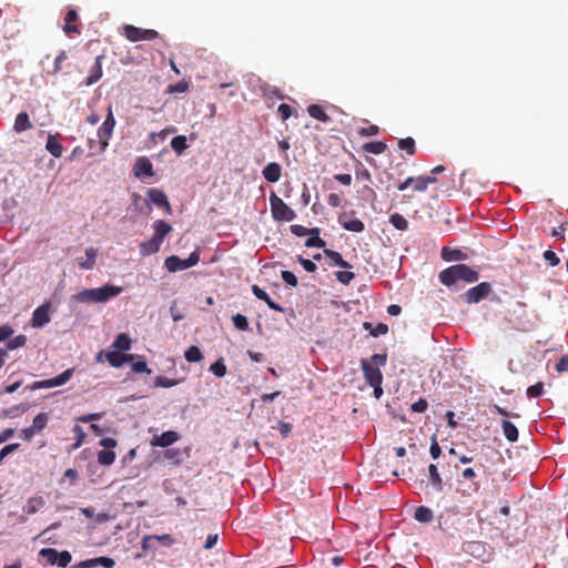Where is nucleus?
Masks as SVG:
<instances>
[{"mask_svg":"<svg viewBox=\"0 0 568 568\" xmlns=\"http://www.w3.org/2000/svg\"><path fill=\"white\" fill-rule=\"evenodd\" d=\"M479 273L467 264H455L438 274L439 282L447 287H456L458 283L470 284L477 282Z\"/></svg>","mask_w":568,"mask_h":568,"instance_id":"nucleus-1","label":"nucleus"},{"mask_svg":"<svg viewBox=\"0 0 568 568\" xmlns=\"http://www.w3.org/2000/svg\"><path fill=\"white\" fill-rule=\"evenodd\" d=\"M123 291V287L106 284L99 288H85L73 296L78 303H106L116 297Z\"/></svg>","mask_w":568,"mask_h":568,"instance_id":"nucleus-2","label":"nucleus"},{"mask_svg":"<svg viewBox=\"0 0 568 568\" xmlns=\"http://www.w3.org/2000/svg\"><path fill=\"white\" fill-rule=\"evenodd\" d=\"M270 204L275 221L291 222L296 217L295 212L274 192L270 195Z\"/></svg>","mask_w":568,"mask_h":568,"instance_id":"nucleus-3","label":"nucleus"},{"mask_svg":"<svg viewBox=\"0 0 568 568\" xmlns=\"http://www.w3.org/2000/svg\"><path fill=\"white\" fill-rule=\"evenodd\" d=\"M200 261L199 252H192L187 258H180L176 255H171L165 258L164 266L169 272H178L182 270H187L194 265H196Z\"/></svg>","mask_w":568,"mask_h":568,"instance_id":"nucleus-4","label":"nucleus"},{"mask_svg":"<svg viewBox=\"0 0 568 568\" xmlns=\"http://www.w3.org/2000/svg\"><path fill=\"white\" fill-rule=\"evenodd\" d=\"M115 126V119L113 115L112 105L110 104L108 108V113L105 116V120L103 121L102 125L98 130V139L100 143V151H105L106 146L109 145V140L112 136L113 130Z\"/></svg>","mask_w":568,"mask_h":568,"instance_id":"nucleus-5","label":"nucleus"},{"mask_svg":"<svg viewBox=\"0 0 568 568\" xmlns=\"http://www.w3.org/2000/svg\"><path fill=\"white\" fill-rule=\"evenodd\" d=\"M122 36L131 42H138L142 40L152 41L159 37V33L153 29H142L132 24H125L122 27Z\"/></svg>","mask_w":568,"mask_h":568,"instance_id":"nucleus-6","label":"nucleus"},{"mask_svg":"<svg viewBox=\"0 0 568 568\" xmlns=\"http://www.w3.org/2000/svg\"><path fill=\"white\" fill-rule=\"evenodd\" d=\"M39 556L44 558L50 565L65 568L72 560L68 550L58 551L54 548H42Z\"/></svg>","mask_w":568,"mask_h":568,"instance_id":"nucleus-7","label":"nucleus"},{"mask_svg":"<svg viewBox=\"0 0 568 568\" xmlns=\"http://www.w3.org/2000/svg\"><path fill=\"white\" fill-rule=\"evenodd\" d=\"M72 376H73V368H68L64 372H62L60 375H58L53 378L34 382L28 388L30 390H37V389H41V388L58 387V386H61V385H64L65 383H68Z\"/></svg>","mask_w":568,"mask_h":568,"instance_id":"nucleus-8","label":"nucleus"},{"mask_svg":"<svg viewBox=\"0 0 568 568\" xmlns=\"http://www.w3.org/2000/svg\"><path fill=\"white\" fill-rule=\"evenodd\" d=\"M116 444V440L112 437H105L99 442V445L104 448L98 453V463L100 465L110 466L114 463L116 455L113 448Z\"/></svg>","mask_w":568,"mask_h":568,"instance_id":"nucleus-9","label":"nucleus"},{"mask_svg":"<svg viewBox=\"0 0 568 568\" xmlns=\"http://www.w3.org/2000/svg\"><path fill=\"white\" fill-rule=\"evenodd\" d=\"M493 292V287L488 282H481L478 285L470 287L464 294V300L467 304H476L486 298Z\"/></svg>","mask_w":568,"mask_h":568,"instance_id":"nucleus-10","label":"nucleus"},{"mask_svg":"<svg viewBox=\"0 0 568 568\" xmlns=\"http://www.w3.org/2000/svg\"><path fill=\"white\" fill-rule=\"evenodd\" d=\"M51 312L52 303L50 301H47L37 307L32 313L31 326L34 328L45 326L51 321Z\"/></svg>","mask_w":568,"mask_h":568,"instance_id":"nucleus-11","label":"nucleus"},{"mask_svg":"<svg viewBox=\"0 0 568 568\" xmlns=\"http://www.w3.org/2000/svg\"><path fill=\"white\" fill-rule=\"evenodd\" d=\"M362 371L369 386L383 383V375L378 367H374L367 359L362 361Z\"/></svg>","mask_w":568,"mask_h":568,"instance_id":"nucleus-12","label":"nucleus"},{"mask_svg":"<svg viewBox=\"0 0 568 568\" xmlns=\"http://www.w3.org/2000/svg\"><path fill=\"white\" fill-rule=\"evenodd\" d=\"M180 438L179 434L174 430L163 432L161 435H155L151 439V446L153 447H169L170 445L178 442Z\"/></svg>","mask_w":568,"mask_h":568,"instance_id":"nucleus-13","label":"nucleus"},{"mask_svg":"<svg viewBox=\"0 0 568 568\" xmlns=\"http://www.w3.org/2000/svg\"><path fill=\"white\" fill-rule=\"evenodd\" d=\"M103 59H104L103 54H100V55H98L95 58V61H94L93 65L90 69V73H89L88 78L84 81L85 85L90 87V85L97 83L102 78V74H103V71H102V60Z\"/></svg>","mask_w":568,"mask_h":568,"instance_id":"nucleus-14","label":"nucleus"},{"mask_svg":"<svg viewBox=\"0 0 568 568\" xmlns=\"http://www.w3.org/2000/svg\"><path fill=\"white\" fill-rule=\"evenodd\" d=\"M133 172H134V175L138 178L152 176L153 175V166H152L151 161L145 156L139 158L133 165Z\"/></svg>","mask_w":568,"mask_h":568,"instance_id":"nucleus-15","label":"nucleus"},{"mask_svg":"<svg viewBox=\"0 0 568 568\" xmlns=\"http://www.w3.org/2000/svg\"><path fill=\"white\" fill-rule=\"evenodd\" d=\"M78 19H79V16H78V12L75 9H70L67 12V14L64 17L65 23L63 26V31L65 32V34H68V36H71L73 33L80 34V29L75 24Z\"/></svg>","mask_w":568,"mask_h":568,"instance_id":"nucleus-16","label":"nucleus"},{"mask_svg":"<svg viewBox=\"0 0 568 568\" xmlns=\"http://www.w3.org/2000/svg\"><path fill=\"white\" fill-rule=\"evenodd\" d=\"M263 178L270 183H276L281 179L282 168L276 162L268 163L262 171Z\"/></svg>","mask_w":568,"mask_h":568,"instance_id":"nucleus-17","label":"nucleus"},{"mask_svg":"<svg viewBox=\"0 0 568 568\" xmlns=\"http://www.w3.org/2000/svg\"><path fill=\"white\" fill-rule=\"evenodd\" d=\"M134 356L132 354H123L118 351H112L106 354V359L113 367H122L124 363L133 361Z\"/></svg>","mask_w":568,"mask_h":568,"instance_id":"nucleus-18","label":"nucleus"},{"mask_svg":"<svg viewBox=\"0 0 568 568\" xmlns=\"http://www.w3.org/2000/svg\"><path fill=\"white\" fill-rule=\"evenodd\" d=\"M252 292L256 296V298L264 301L271 310L276 311V312L284 311L283 307L281 305H278L277 303L273 302L271 300L270 295L263 288H261L258 285L254 284L252 286Z\"/></svg>","mask_w":568,"mask_h":568,"instance_id":"nucleus-19","label":"nucleus"},{"mask_svg":"<svg viewBox=\"0 0 568 568\" xmlns=\"http://www.w3.org/2000/svg\"><path fill=\"white\" fill-rule=\"evenodd\" d=\"M345 216V214L341 215L338 222L346 231L359 233L365 230V224L359 219L346 220Z\"/></svg>","mask_w":568,"mask_h":568,"instance_id":"nucleus-20","label":"nucleus"},{"mask_svg":"<svg viewBox=\"0 0 568 568\" xmlns=\"http://www.w3.org/2000/svg\"><path fill=\"white\" fill-rule=\"evenodd\" d=\"M149 199L158 206L165 207L168 211L171 210V205L165 193L159 189H150L148 192Z\"/></svg>","mask_w":568,"mask_h":568,"instance_id":"nucleus-21","label":"nucleus"},{"mask_svg":"<svg viewBox=\"0 0 568 568\" xmlns=\"http://www.w3.org/2000/svg\"><path fill=\"white\" fill-rule=\"evenodd\" d=\"M429 473V483L435 491L440 493L444 489V480L438 471V468L435 464H430L428 466Z\"/></svg>","mask_w":568,"mask_h":568,"instance_id":"nucleus-22","label":"nucleus"},{"mask_svg":"<svg viewBox=\"0 0 568 568\" xmlns=\"http://www.w3.org/2000/svg\"><path fill=\"white\" fill-rule=\"evenodd\" d=\"M32 128V123L30 121L29 114L27 112H20L17 114L13 130L17 133H22Z\"/></svg>","mask_w":568,"mask_h":568,"instance_id":"nucleus-23","label":"nucleus"},{"mask_svg":"<svg viewBox=\"0 0 568 568\" xmlns=\"http://www.w3.org/2000/svg\"><path fill=\"white\" fill-rule=\"evenodd\" d=\"M153 226L154 234L152 237L162 244L164 237L172 231V226L163 220L155 221Z\"/></svg>","mask_w":568,"mask_h":568,"instance_id":"nucleus-24","label":"nucleus"},{"mask_svg":"<svg viewBox=\"0 0 568 568\" xmlns=\"http://www.w3.org/2000/svg\"><path fill=\"white\" fill-rule=\"evenodd\" d=\"M45 150L54 158H61L63 153V146L58 141L55 135L49 134L45 143Z\"/></svg>","mask_w":568,"mask_h":568,"instance_id":"nucleus-25","label":"nucleus"},{"mask_svg":"<svg viewBox=\"0 0 568 568\" xmlns=\"http://www.w3.org/2000/svg\"><path fill=\"white\" fill-rule=\"evenodd\" d=\"M139 247L142 256H149L160 251L161 243L151 237V240L140 243Z\"/></svg>","mask_w":568,"mask_h":568,"instance_id":"nucleus-26","label":"nucleus"},{"mask_svg":"<svg viewBox=\"0 0 568 568\" xmlns=\"http://www.w3.org/2000/svg\"><path fill=\"white\" fill-rule=\"evenodd\" d=\"M307 113L313 119H316L321 122L328 123L331 122V116L324 111L323 106L318 104H311L307 106Z\"/></svg>","mask_w":568,"mask_h":568,"instance_id":"nucleus-27","label":"nucleus"},{"mask_svg":"<svg viewBox=\"0 0 568 568\" xmlns=\"http://www.w3.org/2000/svg\"><path fill=\"white\" fill-rule=\"evenodd\" d=\"M501 427H503L504 436L509 442L514 443V442L518 440V436H519L518 429L511 422H509L508 419H503Z\"/></svg>","mask_w":568,"mask_h":568,"instance_id":"nucleus-28","label":"nucleus"},{"mask_svg":"<svg viewBox=\"0 0 568 568\" xmlns=\"http://www.w3.org/2000/svg\"><path fill=\"white\" fill-rule=\"evenodd\" d=\"M324 254L326 257H328L331 260L332 264H334V265H337L342 268H351L352 267V265L348 262H346L342 257V255L336 251L325 248Z\"/></svg>","mask_w":568,"mask_h":568,"instance_id":"nucleus-29","label":"nucleus"},{"mask_svg":"<svg viewBox=\"0 0 568 568\" xmlns=\"http://www.w3.org/2000/svg\"><path fill=\"white\" fill-rule=\"evenodd\" d=\"M44 505V500L42 497H31L28 499L26 506H24V513L28 515H33L37 511H39L40 508H42Z\"/></svg>","mask_w":568,"mask_h":568,"instance_id":"nucleus-30","label":"nucleus"},{"mask_svg":"<svg viewBox=\"0 0 568 568\" xmlns=\"http://www.w3.org/2000/svg\"><path fill=\"white\" fill-rule=\"evenodd\" d=\"M442 258L447 262L462 261L466 258V254L460 250H450L449 247L445 246L442 250Z\"/></svg>","mask_w":568,"mask_h":568,"instance_id":"nucleus-31","label":"nucleus"},{"mask_svg":"<svg viewBox=\"0 0 568 568\" xmlns=\"http://www.w3.org/2000/svg\"><path fill=\"white\" fill-rule=\"evenodd\" d=\"M433 517V510L426 506H419L415 509L414 518L419 523H429Z\"/></svg>","mask_w":568,"mask_h":568,"instance_id":"nucleus-32","label":"nucleus"},{"mask_svg":"<svg viewBox=\"0 0 568 568\" xmlns=\"http://www.w3.org/2000/svg\"><path fill=\"white\" fill-rule=\"evenodd\" d=\"M464 550L476 557H481L486 551L485 544L481 541H469L464 546Z\"/></svg>","mask_w":568,"mask_h":568,"instance_id":"nucleus-33","label":"nucleus"},{"mask_svg":"<svg viewBox=\"0 0 568 568\" xmlns=\"http://www.w3.org/2000/svg\"><path fill=\"white\" fill-rule=\"evenodd\" d=\"M85 261H78V265L83 270H92L95 265L97 250L90 247L85 251Z\"/></svg>","mask_w":568,"mask_h":568,"instance_id":"nucleus-34","label":"nucleus"},{"mask_svg":"<svg viewBox=\"0 0 568 568\" xmlns=\"http://www.w3.org/2000/svg\"><path fill=\"white\" fill-rule=\"evenodd\" d=\"M171 148L173 149V151L178 154V155H181L185 152V150L189 148L187 143H186V136L185 135H176L174 136L172 140H171Z\"/></svg>","mask_w":568,"mask_h":568,"instance_id":"nucleus-35","label":"nucleus"},{"mask_svg":"<svg viewBox=\"0 0 568 568\" xmlns=\"http://www.w3.org/2000/svg\"><path fill=\"white\" fill-rule=\"evenodd\" d=\"M131 344H132V341L129 337V335L125 333H120L116 336L115 341L113 342L112 346H113V348H115L118 351H128V349H130Z\"/></svg>","mask_w":568,"mask_h":568,"instance_id":"nucleus-36","label":"nucleus"},{"mask_svg":"<svg viewBox=\"0 0 568 568\" xmlns=\"http://www.w3.org/2000/svg\"><path fill=\"white\" fill-rule=\"evenodd\" d=\"M386 149L387 145L382 141L367 142L363 145L364 151L373 154H382Z\"/></svg>","mask_w":568,"mask_h":568,"instance_id":"nucleus-37","label":"nucleus"},{"mask_svg":"<svg viewBox=\"0 0 568 568\" xmlns=\"http://www.w3.org/2000/svg\"><path fill=\"white\" fill-rule=\"evenodd\" d=\"M163 457L172 460L174 465H180L183 462V453L179 448H168L163 452Z\"/></svg>","mask_w":568,"mask_h":568,"instance_id":"nucleus-38","label":"nucleus"},{"mask_svg":"<svg viewBox=\"0 0 568 568\" xmlns=\"http://www.w3.org/2000/svg\"><path fill=\"white\" fill-rule=\"evenodd\" d=\"M290 229H291V232L298 237L310 235V234H320V232H321L318 227L307 229L300 224H293V225H291Z\"/></svg>","mask_w":568,"mask_h":568,"instance_id":"nucleus-39","label":"nucleus"},{"mask_svg":"<svg viewBox=\"0 0 568 568\" xmlns=\"http://www.w3.org/2000/svg\"><path fill=\"white\" fill-rule=\"evenodd\" d=\"M389 223L398 231H406L408 229L407 220L399 213L392 214Z\"/></svg>","mask_w":568,"mask_h":568,"instance_id":"nucleus-40","label":"nucleus"},{"mask_svg":"<svg viewBox=\"0 0 568 568\" xmlns=\"http://www.w3.org/2000/svg\"><path fill=\"white\" fill-rule=\"evenodd\" d=\"M398 148L407 152L408 155H415L416 145L415 140L410 136L398 140Z\"/></svg>","mask_w":568,"mask_h":568,"instance_id":"nucleus-41","label":"nucleus"},{"mask_svg":"<svg viewBox=\"0 0 568 568\" xmlns=\"http://www.w3.org/2000/svg\"><path fill=\"white\" fill-rule=\"evenodd\" d=\"M184 356L189 363H196V362L202 361V358H203V355H202L200 348L195 345L190 346L185 351Z\"/></svg>","mask_w":568,"mask_h":568,"instance_id":"nucleus-42","label":"nucleus"},{"mask_svg":"<svg viewBox=\"0 0 568 568\" xmlns=\"http://www.w3.org/2000/svg\"><path fill=\"white\" fill-rule=\"evenodd\" d=\"M48 420H49V416L47 413H39L34 418H33V422H32V425L31 427L37 432H41L42 429L45 428L47 424H48Z\"/></svg>","mask_w":568,"mask_h":568,"instance_id":"nucleus-43","label":"nucleus"},{"mask_svg":"<svg viewBox=\"0 0 568 568\" xmlns=\"http://www.w3.org/2000/svg\"><path fill=\"white\" fill-rule=\"evenodd\" d=\"M364 327L371 331V334L375 337L385 335L388 332V326L384 323H378L375 327L371 323H364Z\"/></svg>","mask_w":568,"mask_h":568,"instance_id":"nucleus-44","label":"nucleus"},{"mask_svg":"<svg viewBox=\"0 0 568 568\" xmlns=\"http://www.w3.org/2000/svg\"><path fill=\"white\" fill-rule=\"evenodd\" d=\"M27 343V336L23 334L17 335L16 337L11 338L7 343V351H13L19 347L24 346Z\"/></svg>","mask_w":568,"mask_h":568,"instance_id":"nucleus-45","label":"nucleus"},{"mask_svg":"<svg viewBox=\"0 0 568 568\" xmlns=\"http://www.w3.org/2000/svg\"><path fill=\"white\" fill-rule=\"evenodd\" d=\"M210 371L212 372V374H214L217 377L225 376L226 365L224 364L223 358H220L215 363H213L210 367Z\"/></svg>","mask_w":568,"mask_h":568,"instance_id":"nucleus-46","label":"nucleus"},{"mask_svg":"<svg viewBox=\"0 0 568 568\" xmlns=\"http://www.w3.org/2000/svg\"><path fill=\"white\" fill-rule=\"evenodd\" d=\"M179 383H180V379L168 378L164 376H158L154 381V385L156 387H164V388H170V387L176 386Z\"/></svg>","mask_w":568,"mask_h":568,"instance_id":"nucleus-47","label":"nucleus"},{"mask_svg":"<svg viewBox=\"0 0 568 568\" xmlns=\"http://www.w3.org/2000/svg\"><path fill=\"white\" fill-rule=\"evenodd\" d=\"M311 236L305 241L306 247H325L326 243L320 237V234H310Z\"/></svg>","mask_w":568,"mask_h":568,"instance_id":"nucleus-48","label":"nucleus"},{"mask_svg":"<svg viewBox=\"0 0 568 568\" xmlns=\"http://www.w3.org/2000/svg\"><path fill=\"white\" fill-rule=\"evenodd\" d=\"M232 322L239 331H247L248 329V321H247L246 316H244L242 314L233 315Z\"/></svg>","mask_w":568,"mask_h":568,"instance_id":"nucleus-49","label":"nucleus"},{"mask_svg":"<svg viewBox=\"0 0 568 568\" xmlns=\"http://www.w3.org/2000/svg\"><path fill=\"white\" fill-rule=\"evenodd\" d=\"M490 409H491V412H495V413L501 415L504 417V419H508V418L517 419L520 417V415L518 413L509 412L506 408H503L498 405H493L490 407Z\"/></svg>","mask_w":568,"mask_h":568,"instance_id":"nucleus-50","label":"nucleus"},{"mask_svg":"<svg viewBox=\"0 0 568 568\" xmlns=\"http://www.w3.org/2000/svg\"><path fill=\"white\" fill-rule=\"evenodd\" d=\"M459 485L462 487L465 486L464 488H462V493L467 496H470V495L477 493L480 488L479 481H471L468 485H465L464 481H460Z\"/></svg>","mask_w":568,"mask_h":568,"instance_id":"nucleus-51","label":"nucleus"},{"mask_svg":"<svg viewBox=\"0 0 568 568\" xmlns=\"http://www.w3.org/2000/svg\"><path fill=\"white\" fill-rule=\"evenodd\" d=\"M92 560H93L94 567L102 566L103 568H113L115 565L114 559H112L110 557H104V556L92 558Z\"/></svg>","mask_w":568,"mask_h":568,"instance_id":"nucleus-52","label":"nucleus"},{"mask_svg":"<svg viewBox=\"0 0 568 568\" xmlns=\"http://www.w3.org/2000/svg\"><path fill=\"white\" fill-rule=\"evenodd\" d=\"M336 280L342 284H349L354 280L355 274L348 271H338L335 273Z\"/></svg>","mask_w":568,"mask_h":568,"instance_id":"nucleus-53","label":"nucleus"},{"mask_svg":"<svg viewBox=\"0 0 568 568\" xmlns=\"http://www.w3.org/2000/svg\"><path fill=\"white\" fill-rule=\"evenodd\" d=\"M544 392V384L541 382L536 383L527 388V396L530 398L539 397Z\"/></svg>","mask_w":568,"mask_h":568,"instance_id":"nucleus-54","label":"nucleus"},{"mask_svg":"<svg viewBox=\"0 0 568 568\" xmlns=\"http://www.w3.org/2000/svg\"><path fill=\"white\" fill-rule=\"evenodd\" d=\"M277 112L282 119V121H286L293 114V109L291 105L286 103H281L277 108Z\"/></svg>","mask_w":568,"mask_h":568,"instance_id":"nucleus-55","label":"nucleus"},{"mask_svg":"<svg viewBox=\"0 0 568 568\" xmlns=\"http://www.w3.org/2000/svg\"><path fill=\"white\" fill-rule=\"evenodd\" d=\"M298 263L303 266V268L308 273H314L317 270L316 264L307 258H304L303 256H297Z\"/></svg>","mask_w":568,"mask_h":568,"instance_id":"nucleus-56","label":"nucleus"},{"mask_svg":"<svg viewBox=\"0 0 568 568\" xmlns=\"http://www.w3.org/2000/svg\"><path fill=\"white\" fill-rule=\"evenodd\" d=\"M141 547L144 551L149 550H155L156 549V542L154 540V537L152 535H148L142 539Z\"/></svg>","mask_w":568,"mask_h":568,"instance_id":"nucleus-57","label":"nucleus"},{"mask_svg":"<svg viewBox=\"0 0 568 568\" xmlns=\"http://www.w3.org/2000/svg\"><path fill=\"white\" fill-rule=\"evenodd\" d=\"M282 280L290 286H297V277L291 271H282Z\"/></svg>","mask_w":568,"mask_h":568,"instance_id":"nucleus-58","label":"nucleus"},{"mask_svg":"<svg viewBox=\"0 0 568 568\" xmlns=\"http://www.w3.org/2000/svg\"><path fill=\"white\" fill-rule=\"evenodd\" d=\"M544 258L550 266H557L560 262L559 257L551 250H547L544 252Z\"/></svg>","mask_w":568,"mask_h":568,"instance_id":"nucleus-59","label":"nucleus"},{"mask_svg":"<svg viewBox=\"0 0 568 568\" xmlns=\"http://www.w3.org/2000/svg\"><path fill=\"white\" fill-rule=\"evenodd\" d=\"M152 537H154V540H155L156 544L160 542L161 545H163L165 547H170L174 542V539L169 534H164V535H161V536L152 535Z\"/></svg>","mask_w":568,"mask_h":568,"instance_id":"nucleus-60","label":"nucleus"},{"mask_svg":"<svg viewBox=\"0 0 568 568\" xmlns=\"http://www.w3.org/2000/svg\"><path fill=\"white\" fill-rule=\"evenodd\" d=\"M429 453H430V456L433 457V459L439 458V456L442 454V448H440L435 436L432 437V445L429 448Z\"/></svg>","mask_w":568,"mask_h":568,"instance_id":"nucleus-61","label":"nucleus"},{"mask_svg":"<svg viewBox=\"0 0 568 568\" xmlns=\"http://www.w3.org/2000/svg\"><path fill=\"white\" fill-rule=\"evenodd\" d=\"M387 356L386 354H374L368 363H372L374 367L384 366L386 364Z\"/></svg>","mask_w":568,"mask_h":568,"instance_id":"nucleus-62","label":"nucleus"},{"mask_svg":"<svg viewBox=\"0 0 568 568\" xmlns=\"http://www.w3.org/2000/svg\"><path fill=\"white\" fill-rule=\"evenodd\" d=\"M413 185H414V190L417 191V192H424L428 187L427 184H426V181L424 179V175H419L417 178H414Z\"/></svg>","mask_w":568,"mask_h":568,"instance_id":"nucleus-63","label":"nucleus"},{"mask_svg":"<svg viewBox=\"0 0 568 568\" xmlns=\"http://www.w3.org/2000/svg\"><path fill=\"white\" fill-rule=\"evenodd\" d=\"M556 371L558 373H564L568 371V355H564L556 364Z\"/></svg>","mask_w":568,"mask_h":568,"instance_id":"nucleus-64","label":"nucleus"}]
</instances>
